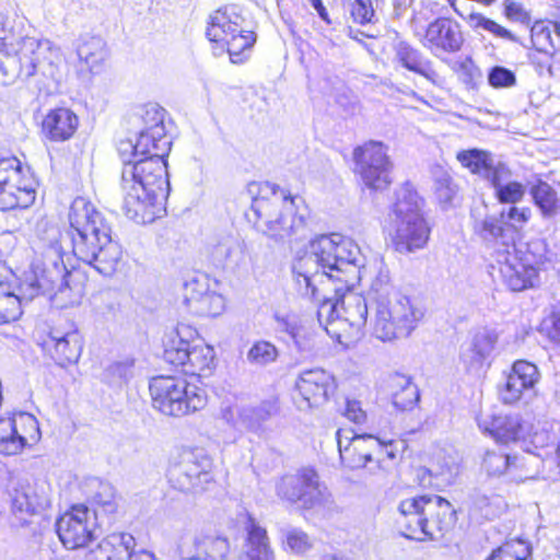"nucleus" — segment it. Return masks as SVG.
<instances>
[{
    "instance_id": "obj_55",
    "label": "nucleus",
    "mask_w": 560,
    "mask_h": 560,
    "mask_svg": "<svg viewBox=\"0 0 560 560\" xmlns=\"http://www.w3.org/2000/svg\"><path fill=\"white\" fill-rule=\"evenodd\" d=\"M209 290V280L205 275H200L187 281L184 285V303L190 312L197 305V301L201 300Z\"/></svg>"
},
{
    "instance_id": "obj_23",
    "label": "nucleus",
    "mask_w": 560,
    "mask_h": 560,
    "mask_svg": "<svg viewBox=\"0 0 560 560\" xmlns=\"http://www.w3.org/2000/svg\"><path fill=\"white\" fill-rule=\"evenodd\" d=\"M497 331L489 327L475 329L462 348L460 362L466 373L480 377L490 366V359L498 343Z\"/></svg>"
},
{
    "instance_id": "obj_33",
    "label": "nucleus",
    "mask_w": 560,
    "mask_h": 560,
    "mask_svg": "<svg viewBox=\"0 0 560 560\" xmlns=\"http://www.w3.org/2000/svg\"><path fill=\"white\" fill-rule=\"evenodd\" d=\"M245 530L247 536L244 550L236 560H275V551L266 528L248 516Z\"/></svg>"
},
{
    "instance_id": "obj_22",
    "label": "nucleus",
    "mask_w": 560,
    "mask_h": 560,
    "mask_svg": "<svg viewBox=\"0 0 560 560\" xmlns=\"http://www.w3.org/2000/svg\"><path fill=\"white\" fill-rule=\"evenodd\" d=\"M298 397L295 404L300 410H310L324 405L336 389L335 377L322 369L305 370L295 382Z\"/></svg>"
},
{
    "instance_id": "obj_34",
    "label": "nucleus",
    "mask_w": 560,
    "mask_h": 560,
    "mask_svg": "<svg viewBox=\"0 0 560 560\" xmlns=\"http://www.w3.org/2000/svg\"><path fill=\"white\" fill-rule=\"evenodd\" d=\"M50 504L45 483H20L14 490L12 508L14 512L33 515L48 508Z\"/></svg>"
},
{
    "instance_id": "obj_48",
    "label": "nucleus",
    "mask_w": 560,
    "mask_h": 560,
    "mask_svg": "<svg viewBox=\"0 0 560 560\" xmlns=\"http://www.w3.org/2000/svg\"><path fill=\"white\" fill-rule=\"evenodd\" d=\"M340 295L325 299L318 306L317 319L318 323L325 328L328 335L338 339L341 342L342 331L341 326L337 325L338 315H341L340 310Z\"/></svg>"
},
{
    "instance_id": "obj_16",
    "label": "nucleus",
    "mask_w": 560,
    "mask_h": 560,
    "mask_svg": "<svg viewBox=\"0 0 560 560\" xmlns=\"http://www.w3.org/2000/svg\"><path fill=\"white\" fill-rule=\"evenodd\" d=\"M40 439L37 419L28 412L0 418V454L11 456L36 444Z\"/></svg>"
},
{
    "instance_id": "obj_26",
    "label": "nucleus",
    "mask_w": 560,
    "mask_h": 560,
    "mask_svg": "<svg viewBox=\"0 0 560 560\" xmlns=\"http://www.w3.org/2000/svg\"><path fill=\"white\" fill-rule=\"evenodd\" d=\"M354 285H343L335 289L336 295H340L337 325L341 326L342 338L359 337L365 326L369 314L366 300L352 291Z\"/></svg>"
},
{
    "instance_id": "obj_62",
    "label": "nucleus",
    "mask_w": 560,
    "mask_h": 560,
    "mask_svg": "<svg viewBox=\"0 0 560 560\" xmlns=\"http://www.w3.org/2000/svg\"><path fill=\"white\" fill-rule=\"evenodd\" d=\"M500 215L505 221V225H509L513 231V235L518 228H522L530 218L529 208L523 207H510L506 211L502 210Z\"/></svg>"
},
{
    "instance_id": "obj_28",
    "label": "nucleus",
    "mask_w": 560,
    "mask_h": 560,
    "mask_svg": "<svg viewBox=\"0 0 560 560\" xmlns=\"http://www.w3.org/2000/svg\"><path fill=\"white\" fill-rule=\"evenodd\" d=\"M540 377L537 366L528 361H516L504 383L499 388V395L504 404H515L534 389Z\"/></svg>"
},
{
    "instance_id": "obj_40",
    "label": "nucleus",
    "mask_w": 560,
    "mask_h": 560,
    "mask_svg": "<svg viewBox=\"0 0 560 560\" xmlns=\"http://www.w3.org/2000/svg\"><path fill=\"white\" fill-rule=\"evenodd\" d=\"M511 171L504 164L499 167L490 185L494 189V196L501 203H517L525 196V186L518 182L510 180Z\"/></svg>"
},
{
    "instance_id": "obj_19",
    "label": "nucleus",
    "mask_w": 560,
    "mask_h": 560,
    "mask_svg": "<svg viewBox=\"0 0 560 560\" xmlns=\"http://www.w3.org/2000/svg\"><path fill=\"white\" fill-rule=\"evenodd\" d=\"M171 149V140L166 132L141 130L136 142L122 140L118 144V152L124 165H140L145 162H161L166 166L164 158Z\"/></svg>"
},
{
    "instance_id": "obj_29",
    "label": "nucleus",
    "mask_w": 560,
    "mask_h": 560,
    "mask_svg": "<svg viewBox=\"0 0 560 560\" xmlns=\"http://www.w3.org/2000/svg\"><path fill=\"white\" fill-rule=\"evenodd\" d=\"M46 343L52 351V359L61 366L78 362L83 348L82 337L71 323L51 328Z\"/></svg>"
},
{
    "instance_id": "obj_21",
    "label": "nucleus",
    "mask_w": 560,
    "mask_h": 560,
    "mask_svg": "<svg viewBox=\"0 0 560 560\" xmlns=\"http://www.w3.org/2000/svg\"><path fill=\"white\" fill-rule=\"evenodd\" d=\"M336 439L340 459L350 469L369 468L372 452L380 450L378 433H354L350 429H339Z\"/></svg>"
},
{
    "instance_id": "obj_60",
    "label": "nucleus",
    "mask_w": 560,
    "mask_h": 560,
    "mask_svg": "<svg viewBox=\"0 0 560 560\" xmlns=\"http://www.w3.org/2000/svg\"><path fill=\"white\" fill-rule=\"evenodd\" d=\"M165 110L156 104H150L145 107L142 117L144 127L142 130L166 132L164 126Z\"/></svg>"
},
{
    "instance_id": "obj_46",
    "label": "nucleus",
    "mask_w": 560,
    "mask_h": 560,
    "mask_svg": "<svg viewBox=\"0 0 560 560\" xmlns=\"http://www.w3.org/2000/svg\"><path fill=\"white\" fill-rule=\"evenodd\" d=\"M453 9L474 32L486 31L495 37L508 39L510 42H516L514 34H512L508 28L498 24L495 21L487 18L482 13L471 11L468 14H464L459 12L455 7Z\"/></svg>"
},
{
    "instance_id": "obj_15",
    "label": "nucleus",
    "mask_w": 560,
    "mask_h": 560,
    "mask_svg": "<svg viewBox=\"0 0 560 560\" xmlns=\"http://www.w3.org/2000/svg\"><path fill=\"white\" fill-rule=\"evenodd\" d=\"M34 180L14 158L0 159V210L28 208L35 201Z\"/></svg>"
},
{
    "instance_id": "obj_14",
    "label": "nucleus",
    "mask_w": 560,
    "mask_h": 560,
    "mask_svg": "<svg viewBox=\"0 0 560 560\" xmlns=\"http://www.w3.org/2000/svg\"><path fill=\"white\" fill-rule=\"evenodd\" d=\"M355 172L365 187L384 190L392 184L393 162L388 147L381 141H368L353 151Z\"/></svg>"
},
{
    "instance_id": "obj_10",
    "label": "nucleus",
    "mask_w": 560,
    "mask_h": 560,
    "mask_svg": "<svg viewBox=\"0 0 560 560\" xmlns=\"http://www.w3.org/2000/svg\"><path fill=\"white\" fill-rule=\"evenodd\" d=\"M542 244L514 246L510 249H495L490 264V275L494 281H500L512 291H523L532 288L538 281V268L542 262Z\"/></svg>"
},
{
    "instance_id": "obj_11",
    "label": "nucleus",
    "mask_w": 560,
    "mask_h": 560,
    "mask_svg": "<svg viewBox=\"0 0 560 560\" xmlns=\"http://www.w3.org/2000/svg\"><path fill=\"white\" fill-rule=\"evenodd\" d=\"M149 388L153 407L167 416L182 417L207 405L206 392L182 377L156 376Z\"/></svg>"
},
{
    "instance_id": "obj_8",
    "label": "nucleus",
    "mask_w": 560,
    "mask_h": 560,
    "mask_svg": "<svg viewBox=\"0 0 560 560\" xmlns=\"http://www.w3.org/2000/svg\"><path fill=\"white\" fill-rule=\"evenodd\" d=\"M314 257L322 265V275L348 285L368 277L364 256L351 238L340 234L320 235L310 244Z\"/></svg>"
},
{
    "instance_id": "obj_1",
    "label": "nucleus",
    "mask_w": 560,
    "mask_h": 560,
    "mask_svg": "<svg viewBox=\"0 0 560 560\" xmlns=\"http://www.w3.org/2000/svg\"><path fill=\"white\" fill-rule=\"evenodd\" d=\"M68 72L61 47L48 38H15L0 13V84L15 80L35 85L39 92L56 93Z\"/></svg>"
},
{
    "instance_id": "obj_54",
    "label": "nucleus",
    "mask_w": 560,
    "mask_h": 560,
    "mask_svg": "<svg viewBox=\"0 0 560 560\" xmlns=\"http://www.w3.org/2000/svg\"><path fill=\"white\" fill-rule=\"evenodd\" d=\"M532 43L538 51L550 52L559 43L550 24L536 22L530 31Z\"/></svg>"
},
{
    "instance_id": "obj_12",
    "label": "nucleus",
    "mask_w": 560,
    "mask_h": 560,
    "mask_svg": "<svg viewBox=\"0 0 560 560\" xmlns=\"http://www.w3.org/2000/svg\"><path fill=\"white\" fill-rule=\"evenodd\" d=\"M207 37L225 47L233 63H241L255 43L254 33L245 27V19L234 7L217 10L209 21Z\"/></svg>"
},
{
    "instance_id": "obj_43",
    "label": "nucleus",
    "mask_w": 560,
    "mask_h": 560,
    "mask_svg": "<svg viewBox=\"0 0 560 560\" xmlns=\"http://www.w3.org/2000/svg\"><path fill=\"white\" fill-rule=\"evenodd\" d=\"M529 194L545 219H552L560 213L558 194L547 182L538 179L530 186Z\"/></svg>"
},
{
    "instance_id": "obj_39",
    "label": "nucleus",
    "mask_w": 560,
    "mask_h": 560,
    "mask_svg": "<svg viewBox=\"0 0 560 560\" xmlns=\"http://www.w3.org/2000/svg\"><path fill=\"white\" fill-rule=\"evenodd\" d=\"M396 57L402 67L424 77L428 81L438 84L439 73L433 69L431 60L424 58L422 54L406 43H399L396 50Z\"/></svg>"
},
{
    "instance_id": "obj_63",
    "label": "nucleus",
    "mask_w": 560,
    "mask_h": 560,
    "mask_svg": "<svg viewBox=\"0 0 560 560\" xmlns=\"http://www.w3.org/2000/svg\"><path fill=\"white\" fill-rule=\"evenodd\" d=\"M351 15L354 22L359 24L373 23L375 11L372 0H353Z\"/></svg>"
},
{
    "instance_id": "obj_13",
    "label": "nucleus",
    "mask_w": 560,
    "mask_h": 560,
    "mask_svg": "<svg viewBox=\"0 0 560 560\" xmlns=\"http://www.w3.org/2000/svg\"><path fill=\"white\" fill-rule=\"evenodd\" d=\"M213 463L202 450L186 448L174 455L167 469L170 485L183 492H199L213 481Z\"/></svg>"
},
{
    "instance_id": "obj_50",
    "label": "nucleus",
    "mask_w": 560,
    "mask_h": 560,
    "mask_svg": "<svg viewBox=\"0 0 560 560\" xmlns=\"http://www.w3.org/2000/svg\"><path fill=\"white\" fill-rule=\"evenodd\" d=\"M433 174V187L436 199L441 205L447 207L452 205L455 196L457 195L458 188L450 173L441 167L436 166L432 171Z\"/></svg>"
},
{
    "instance_id": "obj_38",
    "label": "nucleus",
    "mask_w": 560,
    "mask_h": 560,
    "mask_svg": "<svg viewBox=\"0 0 560 560\" xmlns=\"http://www.w3.org/2000/svg\"><path fill=\"white\" fill-rule=\"evenodd\" d=\"M292 272L301 294L315 299L317 292L315 280L318 276H324L322 275V265L311 249L293 264Z\"/></svg>"
},
{
    "instance_id": "obj_53",
    "label": "nucleus",
    "mask_w": 560,
    "mask_h": 560,
    "mask_svg": "<svg viewBox=\"0 0 560 560\" xmlns=\"http://www.w3.org/2000/svg\"><path fill=\"white\" fill-rule=\"evenodd\" d=\"M279 357L278 348L270 341L258 340L253 343L247 352V361L250 364L266 366L277 361Z\"/></svg>"
},
{
    "instance_id": "obj_36",
    "label": "nucleus",
    "mask_w": 560,
    "mask_h": 560,
    "mask_svg": "<svg viewBox=\"0 0 560 560\" xmlns=\"http://www.w3.org/2000/svg\"><path fill=\"white\" fill-rule=\"evenodd\" d=\"M474 231L483 241L492 243L497 247L495 249H510L516 246L513 231L509 225H505V221L500 213L498 215H486L483 219L476 221Z\"/></svg>"
},
{
    "instance_id": "obj_64",
    "label": "nucleus",
    "mask_w": 560,
    "mask_h": 560,
    "mask_svg": "<svg viewBox=\"0 0 560 560\" xmlns=\"http://www.w3.org/2000/svg\"><path fill=\"white\" fill-rule=\"evenodd\" d=\"M394 292L389 291V277L387 271L380 270L376 277L372 280L369 300L376 303V300L381 295H392Z\"/></svg>"
},
{
    "instance_id": "obj_7",
    "label": "nucleus",
    "mask_w": 560,
    "mask_h": 560,
    "mask_svg": "<svg viewBox=\"0 0 560 560\" xmlns=\"http://www.w3.org/2000/svg\"><path fill=\"white\" fill-rule=\"evenodd\" d=\"M398 512L402 535L419 541L443 537L455 522V510L447 500L439 495L402 500Z\"/></svg>"
},
{
    "instance_id": "obj_2",
    "label": "nucleus",
    "mask_w": 560,
    "mask_h": 560,
    "mask_svg": "<svg viewBox=\"0 0 560 560\" xmlns=\"http://www.w3.org/2000/svg\"><path fill=\"white\" fill-rule=\"evenodd\" d=\"M59 238L60 231L55 224L44 219L37 222L34 250L40 258L23 280L22 290L27 300L46 294L57 307L66 308L81 303L84 285L75 280L77 273L67 270Z\"/></svg>"
},
{
    "instance_id": "obj_44",
    "label": "nucleus",
    "mask_w": 560,
    "mask_h": 560,
    "mask_svg": "<svg viewBox=\"0 0 560 560\" xmlns=\"http://www.w3.org/2000/svg\"><path fill=\"white\" fill-rule=\"evenodd\" d=\"M78 58L90 71L96 70L106 58L105 43L101 37L83 35L77 40Z\"/></svg>"
},
{
    "instance_id": "obj_51",
    "label": "nucleus",
    "mask_w": 560,
    "mask_h": 560,
    "mask_svg": "<svg viewBox=\"0 0 560 560\" xmlns=\"http://www.w3.org/2000/svg\"><path fill=\"white\" fill-rule=\"evenodd\" d=\"M282 546L284 551L302 556L313 549L314 539L301 528L291 527L282 530Z\"/></svg>"
},
{
    "instance_id": "obj_35",
    "label": "nucleus",
    "mask_w": 560,
    "mask_h": 560,
    "mask_svg": "<svg viewBox=\"0 0 560 560\" xmlns=\"http://www.w3.org/2000/svg\"><path fill=\"white\" fill-rule=\"evenodd\" d=\"M479 428L489 433L497 442L509 443L524 439L526 429L518 416H493L481 419Z\"/></svg>"
},
{
    "instance_id": "obj_42",
    "label": "nucleus",
    "mask_w": 560,
    "mask_h": 560,
    "mask_svg": "<svg viewBox=\"0 0 560 560\" xmlns=\"http://www.w3.org/2000/svg\"><path fill=\"white\" fill-rule=\"evenodd\" d=\"M389 387L392 402L397 410L411 409L419 400L417 386L406 375L395 374L390 376Z\"/></svg>"
},
{
    "instance_id": "obj_4",
    "label": "nucleus",
    "mask_w": 560,
    "mask_h": 560,
    "mask_svg": "<svg viewBox=\"0 0 560 560\" xmlns=\"http://www.w3.org/2000/svg\"><path fill=\"white\" fill-rule=\"evenodd\" d=\"M249 192L256 194L252 211L256 230L276 243L299 240L305 235L310 209L305 200L276 184L253 183Z\"/></svg>"
},
{
    "instance_id": "obj_56",
    "label": "nucleus",
    "mask_w": 560,
    "mask_h": 560,
    "mask_svg": "<svg viewBox=\"0 0 560 560\" xmlns=\"http://www.w3.org/2000/svg\"><path fill=\"white\" fill-rule=\"evenodd\" d=\"M225 310L224 298L210 289L205 296L197 301V305L191 313L200 316H218Z\"/></svg>"
},
{
    "instance_id": "obj_3",
    "label": "nucleus",
    "mask_w": 560,
    "mask_h": 560,
    "mask_svg": "<svg viewBox=\"0 0 560 560\" xmlns=\"http://www.w3.org/2000/svg\"><path fill=\"white\" fill-rule=\"evenodd\" d=\"M68 219L67 235L73 255L101 275H113L120 261L121 248L112 238V226L104 214L92 202L78 197L70 206Z\"/></svg>"
},
{
    "instance_id": "obj_27",
    "label": "nucleus",
    "mask_w": 560,
    "mask_h": 560,
    "mask_svg": "<svg viewBox=\"0 0 560 560\" xmlns=\"http://www.w3.org/2000/svg\"><path fill=\"white\" fill-rule=\"evenodd\" d=\"M463 43L464 37L458 23L448 18H438L431 22L422 40V45L435 57L457 52Z\"/></svg>"
},
{
    "instance_id": "obj_5",
    "label": "nucleus",
    "mask_w": 560,
    "mask_h": 560,
    "mask_svg": "<svg viewBox=\"0 0 560 560\" xmlns=\"http://www.w3.org/2000/svg\"><path fill=\"white\" fill-rule=\"evenodd\" d=\"M122 211L138 224H149L166 209L170 190L167 171L161 162L124 165L121 171Z\"/></svg>"
},
{
    "instance_id": "obj_9",
    "label": "nucleus",
    "mask_w": 560,
    "mask_h": 560,
    "mask_svg": "<svg viewBox=\"0 0 560 560\" xmlns=\"http://www.w3.org/2000/svg\"><path fill=\"white\" fill-rule=\"evenodd\" d=\"M372 310V335L385 342L409 337L424 317L417 301L398 292L378 296Z\"/></svg>"
},
{
    "instance_id": "obj_59",
    "label": "nucleus",
    "mask_w": 560,
    "mask_h": 560,
    "mask_svg": "<svg viewBox=\"0 0 560 560\" xmlns=\"http://www.w3.org/2000/svg\"><path fill=\"white\" fill-rule=\"evenodd\" d=\"M433 468L443 488L452 485L459 472L458 463L452 456L444 457L442 460H439Z\"/></svg>"
},
{
    "instance_id": "obj_32",
    "label": "nucleus",
    "mask_w": 560,
    "mask_h": 560,
    "mask_svg": "<svg viewBox=\"0 0 560 560\" xmlns=\"http://www.w3.org/2000/svg\"><path fill=\"white\" fill-rule=\"evenodd\" d=\"M210 257L215 266L234 269L245 261V241L238 235H222L211 245Z\"/></svg>"
},
{
    "instance_id": "obj_52",
    "label": "nucleus",
    "mask_w": 560,
    "mask_h": 560,
    "mask_svg": "<svg viewBox=\"0 0 560 560\" xmlns=\"http://www.w3.org/2000/svg\"><path fill=\"white\" fill-rule=\"evenodd\" d=\"M530 556L529 544L522 539H514L494 549L486 560H528Z\"/></svg>"
},
{
    "instance_id": "obj_17",
    "label": "nucleus",
    "mask_w": 560,
    "mask_h": 560,
    "mask_svg": "<svg viewBox=\"0 0 560 560\" xmlns=\"http://www.w3.org/2000/svg\"><path fill=\"white\" fill-rule=\"evenodd\" d=\"M277 494L280 499L307 510L319 505L324 499L318 475L311 468L283 476L277 483Z\"/></svg>"
},
{
    "instance_id": "obj_25",
    "label": "nucleus",
    "mask_w": 560,
    "mask_h": 560,
    "mask_svg": "<svg viewBox=\"0 0 560 560\" xmlns=\"http://www.w3.org/2000/svg\"><path fill=\"white\" fill-rule=\"evenodd\" d=\"M135 548L132 535L114 533L86 551L82 560H156L152 552Z\"/></svg>"
},
{
    "instance_id": "obj_20",
    "label": "nucleus",
    "mask_w": 560,
    "mask_h": 560,
    "mask_svg": "<svg viewBox=\"0 0 560 560\" xmlns=\"http://www.w3.org/2000/svg\"><path fill=\"white\" fill-rule=\"evenodd\" d=\"M95 515L85 505H74L58 518L57 534L67 549L84 548L94 538Z\"/></svg>"
},
{
    "instance_id": "obj_61",
    "label": "nucleus",
    "mask_w": 560,
    "mask_h": 560,
    "mask_svg": "<svg viewBox=\"0 0 560 560\" xmlns=\"http://www.w3.org/2000/svg\"><path fill=\"white\" fill-rule=\"evenodd\" d=\"M488 82L494 89H508L516 84V75L505 67L494 66L489 70Z\"/></svg>"
},
{
    "instance_id": "obj_45",
    "label": "nucleus",
    "mask_w": 560,
    "mask_h": 560,
    "mask_svg": "<svg viewBox=\"0 0 560 560\" xmlns=\"http://www.w3.org/2000/svg\"><path fill=\"white\" fill-rule=\"evenodd\" d=\"M380 450L372 452V464L374 466L369 467L372 474H376L377 470L387 472L389 471L396 462L399 446L402 442L395 441L392 438L382 436L378 433Z\"/></svg>"
},
{
    "instance_id": "obj_24",
    "label": "nucleus",
    "mask_w": 560,
    "mask_h": 560,
    "mask_svg": "<svg viewBox=\"0 0 560 560\" xmlns=\"http://www.w3.org/2000/svg\"><path fill=\"white\" fill-rule=\"evenodd\" d=\"M530 456H510L500 451H487L481 469L491 478H504L508 482H524L534 479L536 470L530 469Z\"/></svg>"
},
{
    "instance_id": "obj_31",
    "label": "nucleus",
    "mask_w": 560,
    "mask_h": 560,
    "mask_svg": "<svg viewBox=\"0 0 560 560\" xmlns=\"http://www.w3.org/2000/svg\"><path fill=\"white\" fill-rule=\"evenodd\" d=\"M78 116L69 108L59 107L49 110L43 119V136L55 142L67 141L77 131Z\"/></svg>"
},
{
    "instance_id": "obj_47",
    "label": "nucleus",
    "mask_w": 560,
    "mask_h": 560,
    "mask_svg": "<svg viewBox=\"0 0 560 560\" xmlns=\"http://www.w3.org/2000/svg\"><path fill=\"white\" fill-rule=\"evenodd\" d=\"M23 282L19 285V293L12 290L11 284H7L0 290V324L16 320L22 314V302L27 300L24 296Z\"/></svg>"
},
{
    "instance_id": "obj_18",
    "label": "nucleus",
    "mask_w": 560,
    "mask_h": 560,
    "mask_svg": "<svg viewBox=\"0 0 560 560\" xmlns=\"http://www.w3.org/2000/svg\"><path fill=\"white\" fill-rule=\"evenodd\" d=\"M163 358L187 375L208 376L213 370L214 350L209 346L190 348L187 340L179 338L165 345Z\"/></svg>"
},
{
    "instance_id": "obj_30",
    "label": "nucleus",
    "mask_w": 560,
    "mask_h": 560,
    "mask_svg": "<svg viewBox=\"0 0 560 560\" xmlns=\"http://www.w3.org/2000/svg\"><path fill=\"white\" fill-rule=\"evenodd\" d=\"M275 320L282 331L287 332L295 350L303 357H312L316 349V334L307 320L295 313L275 314Z\"/></svg>"
},
{
    "instance_id": "obj_49",
    "label": "nucleus",
    "mask_w": 560,
    "mask_h": 560,
    "mask_svg": "<svg viewBox=\"0 0 560 560\" xmlns=\"http://www.w3.org/2000/svg\"><path fill=\"white\" fill-rule=\"evenodd\" d=\"M276 412V402L273 400H266L256 407H242L238 416H241V421L244 422L245 429L255 431Z\"/></svg>"
},
{
    "instance_id": "obj_41",
    "label": "nucleus",
    "mask_w": 560,
    "mask_h": 560,
    "mask_svg": "<svg viewBox=\"0 0 560 560\" xmlns=\"http://www.w3.org/2000/svg\"><path fill=\"white\" fill-rule=\"evenodd\" d=\"M230 552L226 538L201 536L196 537L188 560H224Z\"/></svg>"
},
{
    "instance_id": "obj_58",
    "label": "nucleus",
    "mask_w": 560,
    "mask_h": 560,
    "mask_svg": "<svg viewBox=\"0 0 560 560\" xmlns=\"http://www.w3.org/2000/svg\"><path fill=\"white\" fill-rule=\"evenodd\" d=\"M540 334L560 347V307H555L540 324Z\"/></svg>"
},
{
    "instance_id": "obj_57",
    "label": "nucleus",
    "mask_w": 560,
    "mask_h": 560,
    "mask_svg": "<svg viewBox=\"0 0 560 560\" xmlns=\"http://www.w3.org/2000/svg\"><path fill=\"white\" fill-rule=\"evenodd\" d=\"M92 501L104 508L105 512L113 513L116 510L115 490L113 486L108 482L96 481Z\"/></svg>"
},
{
    "instance_id": "obj_6",
    "label": "nucleus",
    "mask_w": 560,
    "mask_h": 560,
    "mask_svg": "<svg viewBox=\"0 0 560 560\" xmlns=\"http://www.w3.org/2000/svg\"><path fill=\"white\" fill-rule=\"evenodd\" d=\"M424 200L409 185L398 188L395 202L388 213L387 233L394 249L411 254L422 249L430 236V228L423 215Z\"/></svg>"
},
{
    "instance_id": "obj_37",
    "label": "nucleus",
    "mask_w": 560,
    "mask_h": 560,
    "mask_svg": "<svg viewBox=\"0 0 560 560\" xmlns=\"http://www.w3.org/2000/svg\"><path fill=\"white\" fill-rule=\"evenodd\" d=\"M456 159L463 167L489 183L495 176L499 167L504 165V163L495 161L490 152L480 149L462 150L457 152Z\"/></svg>"
}]
</instances>
